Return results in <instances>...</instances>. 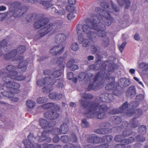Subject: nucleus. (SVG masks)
Instances as JSON below:
<instances>
[{
    "instance_id": "423d86ee",
    "label": "nucleus",
    "mask_w": 148,
    "mask_h": 148,
    "mask_svg": "<svg viewBox=\"0 0 148 148\" xmlns=\"http://www.w3.org/2000/svg\"><path fill=\"white\" fill-rule=\"evenodd\" d=\"M39 123L42 128L44 129H49L42 132L39 141H43L46 140L47 142H50L51 141V139L48 136L49 133L52 132L54 130L53 126L51 125V123H49L47 120L42 119H39Z\"/></svg>"
},
{
    "instance_id": "a18cd8bd",
    "label": "nucleus",
    "mask_w": 148,
    "mask_h": 148,
    "mask_svg": "<svg viewBox=\"0 0 148 148\" xmlns=\"http://www.w3.org/2000/svg\"><path fill=\"white\" fill-rule=\"evenodd\" d=\"M139 102L136 101H132L130 102L129 104L130 108H135L139 105Z\"/></svg>"
},
{
    "instance_id": "1a4fd4ad",
    "label": "nucleus",
    "mask_w": 148,
    "mask_h": 148,
    "mask_svg": "<svg viewBox=\"0 0 148 148\" xmlns=\"http://www.w3.org/2000/svg\"><path fill=\"white\" fill-rule=\"evenodd\" d=\"M62 23L61 21H57L54 23H50L47 25L37 32V35L38 37L40 38L50 32H51V34H53L56 29L61 27Z\"/></svg>"
},
{
    "instance_id": "a878e982",
    "label": "nucleus",
    "mask_w": 148,
    "mask_h": 148,
    "mask_svg": "<svg viewBox=\"0 0 148 148\" xmlns=\"http://www.w3.org/2000/svg\"><path fill=\"white\" fill-rule=\"evenodd\" d=\"M129 106V104L127 101H126L119 108L121 113H123V115L124 116H127V115L126 113L127 112H130L131 111L130 109H127Z\"/></svg>"
},
{
    "instance_id": "72a5a7b5",
    "label": "nucleus",
    "mask_w": 148,
    "mask_h": 148,
    "mask_svg": "<svg viewBox=\"0 0 148 148\" xmlns=\"http://www.w3.org/2000/svg\"><path fill=\"white\" fill-rule=\"evenodd\" d=\"M74 74L73 73L69 72L67 73V76L68 79L71 80L72 81L75 83H76L77 81V77H74Z\"/></svg>"
},
{
    "instance_id": "c03bdc74",
    "label": "nucleus",
    "mask_w": 148,
    "mask_h": 148,
    "mask_svg": "<svg viewBox=\"0 0 148 148\" xmlns=\"http://www.w3.org/2000/svg\"><path fill=\"white\" fill-rule=\"evenodd\" d=\"M64 148H81L79 144L75 146L73 144L71 143H69L68 144L64 146Z\"/></svg>"
},
{
    "instance_id": "680f3d73",
    "label": "nucleus",
    "mask_w": 148,
    "mask_h": 148,
    "mask_svg": "<svg viewBox=\"0 0 148 148\" xmlns=\"http://www.w3.org/2000/svg\"><path fill=\"white\" fill-rule=\"evenodd\" d=\"M75 17L74 13L72 12H70L67 14V18L69 20H71L73 19Z\"/></svg>"
},
{
    "instance_id": "8fccbe9b",
    "label": "nucleus",
    "mask_w": 148,
    "mask_h": 148,
    "mask_svg": "<svg viewBox=\"0 0 148 148\" xmlns=\"http://www.w3.org/2000/svg\"><path fill=\"white\" fill-rule=\"evenodd\" d=\"M81 125L84 127H88L90 126L88 122L85 119L82 120Z\"/></svg>"
},
{
    "instance_id": "dca6fc26",
    "label": "nucleus",
    "mask_w": 148,
    "mask_h": 148,
    "mask_svg": "<svg viewBox=\"0 0 148 148\" xmlns=\"http://www.w3.org/2000/svg\"><path fill=\"white\" fill-rule=\"evenodd\" d=\"M65 47L62 45H60L54 46L50 50V52L53 55L59 56L63 52Z\"/></svg>"
},
{
    "instance_id": "338daca9",
    "label": "nucleus",
    "mask_w": 148,
    "mask_h": 148,
    "mask_svg": "<svg viewBox=\"0 0 148 148\" xmlns=\"http://www.w3.org/2000/svg\"><path fill=\"white\" fill-rule=\"evenodd\" d=\"M53 145L52 144H46L42 145V148H53Z\"/></svg>"
},
{
    "instance_id": "b1692460",
    "label": "nucleus",
    "mask_w": 148,
    "mask_h": 148,
    "mask_svg": "<svg viewBox=\"0 0 148 148\" xmlns=\"http://www.w3.org/2000/svg\"><path fill=\"white\" fill-rule=\"evenodd\" d=\"M9 47L10 45H8V42L5 39H3L0 42V57L3 54L2 49L4 48L5 51L8 52L9 51L8 48Z\"/></svg>"
},
{
    "instance_id": "f3484780",
    "label": "nucleus",
    "mask_w": 148,
    "mask_h": 148,
    "mask_svg": "<svg viewBox=\"0 0 148 148\" xmlns=\"http://www.w3.org/2000/svg\"><path fill=\"white\" fill-rule=\"evenodd\" d=\"M49 19L47 18H44L42 16L39 17V20L37 21L34 24V27L36 29L40 28L47 24L49 22Z\"/></svg>"
},
{
    "instance_id": "603ef678",
    "label": "nucleus",
    "mask_w": 148,
    "mask_h": 148,
    "mask_svg": "<svg viewBox=\"0 0 148 148\" xmlns=\"http://www.w3.org/2000/svg\"><path fill=\"white\" fill-rule=\"evenodd\" d=\"M70 140V138L68 136L64 135L62 136L60 138L61 141L63 143H66Z\"/></svg>"
},
{
    "instance_id": "0eeeda50",
    "label": "nucleus",
    "mask_w": 148,
    "mask_h": 148,
    "mask_svg": "<svg viewBox=\"0 0 148 148\" xmlns=\"http://www.w3.org/2000/svg\"><path fill=\"white\" fill-rule=\"evenodd\" d=\"M57 80L54 78L46 77L42 80L38 79L36 81L37 85L40 87L46 85V86L42 88L43 92L49 93L53 89V85L57 82Z\"/></svg>"
},
{
    "instance_id": "e2e57ef3",
    "label": "nucleus",
    "mask_w": 148,
    "mask_h": 148,
    "mask_svg": "<svg viewBox=\"0 0 148 148\" xmlns=\"http://www.w3.org/2000/svg\"><path fill=\"white\" fill-rule=\"evenodd\" d=\"M44 74L45 75H48L49 76L52 75V71L50 69H46L43 71Z\"/></svg>"
},
{
    "instance_id": "f704fd0d",
    "label": "nucleus",
    "mask_w": 148,
    "mask_h": 148,
    "mask_svg": "<svg viewBox=\"0 0 148 148\" xmlns=\"http://www.w3.org/2000/svg\"><path fill=\"white\" fill-rule=\"evenodd\" d=\"M51 1V0H44L41 1L40 3L45 8L48 9L52 5V4L50 2Z\"/></svg>"
},
{
    "instance_id": "e433bc0d",
    "label": "nucleus",
    "mask_w": 148,
    "mask_h": 148,
    "mask_svg": "<svg viewBox=\"0 0 148 148\" xmlns=\"http://www.w3.org/2000/svg\"><path fill=\"white\" fill-rule=\"evenodd\" d=\"M54 105V103L52 102H50L42 104V107L44 109H51L53 108Z\"/></svg>"
},
{
    "instance_id": "aec40b11",
    "label": "nucleus",
    "mask_w": 148,
    "mask_h": 148,
    "mask_svg": "<svg viewBox=\"0 0 148 148\" xmlns=\"http://www.w3.org/2000/svg\"><path fill=\"white\" fill-rule=\"evenodd\" d=\"M127 116L130 117L133 115L134 114L137 118L140 117L143 114V111L140 108H136L134 110H132L130 112H127L126 113Z\"/></svg>"
},
{
    "instance_id": "c85d7f7f",
    "label": "nucleus",
    "mask_w": 148,
    "mask_h": 148,
    "mask_svg": "<svg viewBox=\"0 0 148 148\" xmlns=\"http://www.w3.org/2000/svg\"><path fill=\"white\" fill-rule=\"evenodd\" d=\"M49 97L50 99L59 100L62 98V95L61 93L53 92L49 94Z\"/></svg>"
},
{
    "instance_id": "774afa93",
    "label": "nucleus",
    "mask_w": 148,
    "mask_h": 148,
    "mask_svg": "<svg viewBox=\"0 0 148 148\" xmlns=\"http://www.w3.org/2000/svg\"><path fill=\"white\" fill-rule=\"evenodd\" d=\"M109 147L108 144H104L99 145L96 147V148H107Z\"/></svg>"
},
{
    "instance_id": "de8ad7c7",
    "label": "nucleus",
    "mask_w": 148,
    "mask_h": 148,
    "mask_svg": "<svg viewBox=\"0 0 148 148\" xmlns=\"http://www.w3.org/2000/svg\"><path fill=\"white\" fill-rule=\"evenodd\" d=\"M115 83H111L107 84L105 87L106 89L108 90H113L115 86Z\"/></svg>"
},
{
    "instance_id": "864d4df0",
    "label": "nucleus",
    "mask_w": 148,
    "mask_h": 148,
    "mask_svg": "<svg viewBox=\"0 0 148 148\" xmlns=\"http://www.w3.org/2000/svg\"><path fill=\"white\" fill-rule=\"evenodd\" d=\"M133 133L132 131H130V130H124L123 132V137L128 136L131 135Z\"/></svg>"
},
{
    "instance_id": "6ab92c4d",
    "label": "nucleus",
    "mask_w": 148,
    "mask_h": 148,
    "mask_svg": "<svg viewBox=\"0 0 148 148\" xmlns=\"http://www.w3.org/2000/svg\"><path fill=\"white\" fill-rule=\"evenodd\" d=\"M45 118L51 120L56 119L59 116V114L56 112L54 111H48L44 113Z\"/></svg>"
},
{
    "instance_id": "4c0bfd02",
    "label": "nucleus",
    "mask_w": 148,
    "mask_h": 148,
    "mask_svg": "<svg viewBox=\"0 0 148 148\" xmlns=\"http://www.w3.org/2000/svg\"><path fill=\"white\" fill-rule=\"evenodd\" d=\"M62 70L61 68H60L59 70H57L54 71L52 74V75L54 78H57L61 75L62 73Z\"/></svg>"
},
{
    "instance_id": "a211bd4d",
    "label": "nucleus",
    "mask_w": 148,
    "mask_h": 148,
    "mask_svg": "<svg viewBox=\"0 0 148 148\" xmlns=\"http://www.w3.org/2000/svg\"><path fill=\"white\" fill-rule=\"evenodd\" d=\"M34 138L33 134L30 133L27 136L28 140L25 139L23 141L25 148H34L33 144L30 142L33 140Z\"/></svg>"
},
{
    "instance_id": "37998d69",
    "label": "nucleus",
    "mask_w": 148,
    "mask_h": 148,
    "mask_svg": "<svg viewBox=\"0 0 148 148\" xmlns=\"http://www.w3.org/2000/svg\"><path fill=\"white\" fill-rule=\"evenodd\" d=\"M26 105L28 108H32L35 106V103L34 101L29 100L27 101Z\"/></svg>"
},
{
    "instance_id": "5fc2aeb1",
    "label": "nucleus",
    "mask_w": 148,
    "mask_h": 148,
    "mask_svg": "<svg viewBox=\"0 0 148 148\" xmlns=\"http://www.w3.org/2000/svg\"><path fill=\"white\" fill-rule=\"evenodd\" d=\"M71 48L73 51H76L79 49V47L77 43V42H75L72 44Z\"/></svg>"
},
{
    "instance_id": "f257e3e1",
    "label": "nucleus",
    "mask_w": 148,
    "mask_h": 148,
    "mask_svg": "<svg viewBox=\"0 0 148 148\" xmlns=\"http://www.w3.org/2000/svg\"><path fill=\"white\" fill-rule=\"evenodd\" d=\"M112 94L103 93L101 96L97 97L95 102L90 103L89 101L81 100V104L84 108L83 114L88 118H92L96 116L97 119H102L106 117V112L109 107L104 104H100L101 102H110L114 99L113 95L118 96L120 91L116 87H114Z\"/></svg>"
},
{
    "instance_id": "4468645a",
    "label": "nucleus",
    "mask_w": 148,
    "mask_h": 148,
    "mask_svg": "<svg viewBox=\"0 0 148 148\" xmlns=\"http://www.w3.org/2000/svg\"><path fill=\"white\" fill-rule=\"evenodd\" d=\"M139 134L135 137L136 140L141 142H144L146 139L147 128L145 125H142L138 127Z\"/></svg>"
},
{
    "instance_id": "79ce46f5",
    "label": "nucleus",
    "mask_w": 148,
    "mask_h": 148,
    "mask_svg": "<svg viewBox=\"0 0 148 148\" xmlns=\"http://www.w3.org/2000/svg\"><path fill=\"white\" fill-rule=\"evenodd\" d=\"M113 123L114 125H118L121 122V119L120 117L117 116H114L113 118Z\"/></svg>"
},
{
    "instance_id": "2eb2a0df",
    "label": "nucleus",
    "mask_w": 148,
    "mask_h": 148,
    "mask_svg": "<svg viewBox=\"0 0 148 148\" xmlns=\"http://www.w3.org/2000/svg\"><path fill=\"white\" fill-rule=\"evenodd\" d=\"M69 131V128L67 123H64L62 124L60 127V128H54L52 133L54 135H58L61 134L66 133Z\"/></svg>"
},
{
    "instance_id": "ddd939ff",
    "label": "nucleus",
    "mask_w": 148,
    "mask_h": 148,
    "mask_svg": "<svg viewBox=\"0 0 148 148\" xmlns=\"http://www.w3.org/2000/svg\"><path fill=\"white\" fill-rule=\"evenodd\" d=\"M101 72H98L95 75L94 78H93V81L91 84H90L88 86L87 89L88 91L93 89L94 84L96 83V84H102L101 83L102 82L103 80L105 78V76L103 74H101Z\"/></svg>"
},
{
    "instance_id": "2f4dec72",
    "label": "nucleus",
    "mask_w": 148,
    "mask_h": 148,
    "mask_svg": "<svg viewBox=\"0 0 148 148\" xmlns=\"http://www.w3.org/2000/svg\"><path fill=\"white\" fill-rule=\"evenodd\" d=\"M113 136L111 135H106L100 137L101 143L106 141L107 142H110L112 140Z\"/></svg>"
},
{
    "instance_id": "4d7b16f0",
    "label": "nucleus",
    "mask_w": 148,
    "mask_h": 148,
    "mask_svg": "<svg viewBox=\"0 0 148 148\" xmlns=\"http://www.w3.org/2000/svg\"><path fill=\"white\" fill-rule=\"evenodd\" d=\"M75 60L74 59H71L66 64V66L68 68H70L75 63Z\"/></svg>"
},
{
    "instance_id": "5701e85b",
    "label": "nucleus",
    "mask_w": 148,
    "mask_h": 148,
    "mask_svg": "<svg viewBox=\"0 0 148 148\" xmlns=\"http://www.w3.org/2000/svg\"><path fill=\"white\" fill-rule=\"evenodd\" d=\"M129 79L125 78H121L118 83V86L122 88L128 86L130 84Z\"/></svg>"
},
{
    "instance_id": "bb28decb",
    "label": "nucleus",
    "mask_w": 148,
    "mask_h": 148,
    "mask_svg": "<svg viewBox=\"0 0 148 148\" xmlns=\"http://www.w3.org/2000/svg\"><path fill=\"white\" fill-rule=\"evenodd\" d=\"M93 76V75L92 73L86 74L82 72L79 73L78 78H81L82 80H86L88 82L90 80Z\"/></svg>"
},
{
    "instance_id": "58836bf2",
    "label": "nucleus",
    "mask_w": 148,
    "mask_h": 148,
    "mask_svg": "<svg viewBox=\"0 0 148 148\" xmlns=\"http://www.w3.org/2000/svg\"><path fill=\"white\" fill-rule=\"evenodd\" d=\"M82 98L85 99H92L93 97V96L91 93H82L81 94Z\"/></svg>"
},
{
    "instance_id": "39448f33",
    "label": "nucleus",
    "mask_w": 148,
    "mask_h": 148,
    "mask_svg": "<svg viewBox=\"0 0 148 148\" xmlns=\"http://www.w3.org/2000/svg\"><path fill=\"white\" fill-rule=\"evenodd\" d=\"M26 49V47L25 45H21L19 46L16 49L13 50L10 52L3 55L4 59L5 60L11 59L13 61H18V62H21L17 66L18 68L21 70L20 71L21 73H23L26 71L27 61V60L23 61V56H19L18 57H16V56L18 53L22 54L25 51Z\"/></svg>"
},
{
    "instance_id": "a19ab883",
    "label": "nucleus",
    "mask_w": 148,
    "mask_h": 148,
    "mask_svg": "<svg viewBox=\"0 0 148 148\" xmlns=\"http://www.w3.org/2000/svg\"><path fill=\"white\" fill-rule=\"evenodd\" d=\"M36 101L39 104H42L47 102V99L45 97H40L37 99Z\"/></svg>"
},
{
    "instance_id": "bf43d9fd",
    "label": "nucleus",
    "mask_w": 148,
    "mask_h": 148,
    "mask_svg": "<svg viewBox=\"0 0 148 148\" xmlns=\"http://www.w3.org/2000/svg\"><path fill=\"white\" fill-rule=\"evenodd\" d=\"M90 50L93 54L96 53L98 50L97 46L91 45L90 47Z\"/></svg>"
},
{
    "instance_id": "ea45409f",
    "label": "nucleus",
    "mask_w": 148,
    "mask_h": 148,
    "mask_svg": "<svg viewBox=\"0 0 148 148\" xmlns=\"http://www.w3.org/2000/svg\"><path fill=\"white\" fill-rule=\"evenodd\" d=\"M122 113L119 108H114L110 110L108 114L110 115H114Z\"/></svg>"
},
{
    "instance_id": "c9c22d12",
    "label": "nucleus",
    "mask_w": 148,
    "mask_h": 148,
    "mask_svg": "<svg viewBox=\"0 0 148 148\" xmlns=\"http://www.w3.org/2000/svg\"><path fill=\"white\" fill-rule=\"evenodd\" d=\"M135 141L134 138L130 137L127 139H123L121 142L122 144L125 146V145L134 142Z\"/></svg>"
},
{
    "instance_id": "f03ea898",
    "label": "nucleus",
    "mask_w": 148,
    "mask_h": 148,
    "mask_svg": "<svg viewBox=\"0 0 148 148\" xmlns=\"http://www.w3.org/2000/svg\"><path fill=\"white\" fill-rule=\"evenodd\" d=\"M90 16L91 18H87L86 19V24H78L77 25L76 30L78 40L79 43H82L84 47H88L90 44V42L88 39L84 38V34L93 42L95 41L97 37H103L106 35V33L104 31L105 27H103L101 30H98L97 32H94L92 31L93 30L96 31V29H97L96 24H97L98 23L95 21L97 16L92 13L90 14Z\"/></svg>"
},
{
    "instance_id": "7ed1b4c3",
    "label": "nucleus",
    "mask_w": 148,
    "mask_h": 148,
    "mask_svg": "<svg viewBox=\"0 0 148 148\" xmlns=\"http://www.w3.org/2000/svg\"><path fill=\"white\" fill-rule=\"evenodd\" d=\"M101 6L103 8L102 9L99 7H97L95 8V11L97 13L96 15L97 16V18L96 20V22H97V24H96L97 29H96V32H97L98 30H101L103 29V27H105L104 31L106 29V25L109 26L110 25L113 21V18L110 15L109 13L112 11L111 9L109 8V5L108 3L103 0L100 3ZM101 42L102 45L103 47H106L109 44V39L107 36V35L104 37Z\"/></svg>"
},
{
    "instance_id": "052dcab7",
    "label": "nucleus",
    "mask_w": 148,
    "mask_h": 148,
    "mask_svg": "<svg viewBox=\"0 0 148 148\" xmlns=\"http://www.w3.org/2000/svg\"><path fill=\"white\" fill-rule=\"evenodd\" d=\"M147 65H148V64L147 63L142 62L139 64V67L140 69H144L145 71L146 68L147 67Z\"/></svg>"
},
{
    "instance_id": "20e7f679",
    "label": "nucleus",
    "mask_w": 148,
    "mask_h": 148,
    "mask_svg": "<svg viewBox=\"0 0 148 148\" xmlns=\"http://www.w3.org/2000/svg\"><path fill=\"white\" fill-rule=\"evenodd\" d=\"M13 66L15 67L14 70L17 73L16 75L14 76H10L11 79L8 80L7 82H5L3 84V86H0V90L3 89L4 86L6 87L7 90L1 92V93L3 96L9 98H12L14 94L18 93L19 91V88L20 87V85L16 82L15 80L22 81L26 78L25 76L22 75L17 76L18 72L16 71V68L15 66L13 65Z\"/></svg>"
},
{
    "instance_id": "6e6552de",
    "label": "nucleus",
    "mask_w": 148,
    "mask_h": 148,
    "mask_svg": "<svg viewBox=\"0 0 148 148\" xmlns=\"http://www.w3.org/2000/svg\"><path fill=\"white\" fill-rule=\"evenodd\" d=\"M21 3L18 1H16L12 3L10 7L12 10L10 11L8 13L10 16H13L16 18L21 16L26 12L27 10V8L26 6H21Z\"/></svg>"
},
{
    "instance_id": "6e6d98bb",
    "label": "nucleus",
    "mask_w": 148,
    "mask_h": 148,
    "mask_svg": "<svg viewBox=\"0 0 148 148\" xmlns=\"http://www.w3.org/2000/svg\"><path fill=\"white\" fill-rule=\"evenodd\" d=\"M116 69V65L114 64H112L108 67V72H112Z\"/></svg>"
},
{
    "instance_id": "f8f14e48",
    "label": "nucleus",
    "mask_w": 148,
    "mask_h": 148,
    "mask_svg": "<svg viewBox=\"0 0 148 148\" xmlns=\"http://www.w3.org/2000/svg\"><path fill=\"white\" fill-rule=\"evenodd\" d=\"M129 122V123L127 121H124L123 122L121 126H118L115 128H116L117 131H121L123 129H127L129 125L130 128H135L138 127L140 125L139 121L137 120L136 117L132 119Z\"/></svg>"
},
{
    "instance_id": "412c9836",
    "label": "nucleus",
    "mask_w": 148,
    "mask_h": 148,
    "mask_svg": "<svg viewBox=\"0 0 148 148\" xmlns=\"http://www.w3.org/2000/svg\"><path fill=\"white\" fill-rule=\"evenodd\" d=\"M56 60V58H53L51 60V62L53 64H57L58 66H60V68H61L62 70H63L65 66V63L63 62L64 58L63 57H60L57 59V60Z\"/></svg>"
},
{
    "instance_id": "4be33fe9",
    "label": "nucleus",
    "mask_w": 148,
    "mask_h": 148,
    "mask_svg": "<svg viewBox=\"0 0 148 148\" xmlns=\"http://www.w3.org/2000/svg\"><path fill=\"white\" fill-rule=\"evenodd\" d=\"M100 137H99L94 134H91L89 135V137L87 138L88 142L92 143H101Z\"/></svg>"
},
{
    "instance_id": "9b49d317",
    "label": "nucleus",
    "mask_w": 148,
    "mask_h": 148,
    "mask_svg": "<svg viewBox=\"0 0 148 148\" xmlns=\"http://www.w3.org/2000/svg\"><path fill=\"white\" fill-rule=\"evenodd\" d=\"M101 61L100 58L97 60L94 64H91L89 66V70L92 71H97L100 70L99 72H101V74H103L104 75L105 70H106V66L108 62V60L105 61L100 63L99 64V62Z\"/></svg>"
},
{
    "instance_id": "3c124183",
    "label": "nucleus",
    "mask_w": 148,
    "mask_h": 148,
    "mask_svg": "<svg viewBox=\"0 0 148 148\" xmlns=\"http://www.w3.org/2000/svg\"><path fill=\"white\" fill-rule=\"evenodd\" d=\"M104 75L105 76V78L103 79L102 80V81H103V82H104L105 81V80H106L107 79H110V80L111 81V83H115L114 82L115 81V78L114 77H110V78H109V75H106L105 74V73H104Z\"/></svg>"
},
{
    "instance_id": "69168bd1",
    "label": "nucleus",
    "mask_w": 148,
    "mask_h": 148,
    "mask_svg": "<svg viewBox=\"0 0 148 148\" xmlns=\"http://www.w3.org/2000/svg\"><path fill=\"white\" fill-rule=\"evenodd\" d=\"M8 16L7 13H1L0 14V21L3 20L5 19Z\"/></svg>"
},
{
    "instance_id": "0e129e2a",
    "label": "nucleus",
    "mask_w": 148,
    "mask_h": 148,
    "mask_svg": "<svg viewBox=\"0 0 148 148\" xmlns=\"http://www.w3.org/2000/svg\"><path fill=\"white\" fill-rule=\"evenodd\" d=\"M65 12L66 11L64 9L61 8V9L57 11V14L58 15H62L64 14Z\"/></svg>"
},
{
    "instance_id": "09e8293b",
    "label": "nucleus",
    "mask_w": 148,
    "mask_h": 148,
    "mask_svg": "<svg viewBox=\"0 0 148 148\" xmlns=\"http://www.w3.org/2000/svg\"><path fill=\"white\" fill-rule=\"evenodd\" d=\"M124 137L121 135H119L116 136L114 138V140L116 142H121Z\"/></svg>"
},
{
    "instance_id": "49530a36",
    "label": "nucleus",
    "mask_w": 148,
    "mask_h": 148,
    "mask_svg": "<svg viewBox=\"0 0 148 148\" xmlns=\"http://www.w3.org/2000/svg\"><path fill=\"white\" fill-rule=\"evenodd\" d=\"M58 84L57 85V87L62 88L64 86L63 82L64 79L63 78H59L57 80Z\"/></svg>"
},
{
    "instance_id": "9d476101",
    "label": "nucleus",
    "mask_w": 148,
    "mask_h": 148,
    "mask_svg": "<svg viewBox=\"0 0 148 148\" xmlns=\"http://www.w3.org/2000/svg\"><path fill=\"white\" fill-rule=\"evenodd\" d=\"M15 67L13 65L7 66L6 69H2L0 72V77H1L3 80L4 82L3 84L7 82L8 80L11 79L10 76H14L16 75L17 73L14 70Z\"/></svg>"
},
{
    "instance_id": "473e14b6",
    "label": "nucleus",
    "mask_w": 148,
    "mask_h": 148,
    "mask_svg": "<svg viewBox=\"0 0 148 148\" xmlns=\"http://www.w3.org/2000/svg\"><path fill=\"white\" fill-rule=\"evenodd\" d=\"M109 130L107 128H99L96 129L94 131V132L97 133L105 134L108 133Z\"/></svg>"
},
{
    "instance_id": "7c9ffc66",
    "label": "nucleus",
    "mask_w": 148,
    "mask_h": 148,
    "mask_svg": "<svg viewBox=\"0 0 148 148\" xmlns=\"http://www.w3.org/2000/svg\"><path fill=\"white\" fill-rule=\"evenodd\" d=\"M117 1L121 6H122L125 4V7L126 9H128L130 5V0H117Z\"/></svg>"
},
{
    "instance_id": "cd10ccee",
    "label": "nucleus",
    "mask_w": 148,
    "mask_h": 148,
    "mask_svg": "<svg viewBox=\"0 0 148 148\" xmlns=\"http://www.w3.org/2000/svg\"><path fill=\"white\" fill-rule=\"evenodd\" d=\"M136 94V88L134 86L130 87L126 92V95L127 97H134Z\"/></svg>"
},
{
    "instance_id": "393cba45",
    "label": "nucleus",
    "mask_w": 148,
    "mask_h": 148,
    "mask_svg": "<svg viewBox=\"0 0 148 148\" xmlns=\"http://www.w3.org/2000/svg\"><path fill=\"white\" fill-rule=\"evenodd\" d=\"M66 36L63 34H57L55 37V41L56 43L60 44L65 41Z\"/></svg>"
},
{
    "instance_id": "c756f323",
    "label": "nucleus",
    "mask_w": 148,
    "mask_h": 148,
    "mask_svg": "<svg viewBox=\"0 0 148 148\" xmlns=\"http://www.w3.org/2000/svg\"><path fill=\"white\" fill-rule=\"evenodd\" d=\"M38 17V14L36 13L30 14L27 15L26 19L27 22H29L35 20Z\"/></svg>"
},
{
    "instance_id": "13d9d810",
    "label": "nucleus",
    "mask_w": 148,
    "mask_h": 148,
    "mask_svg": "<svg viewBox=\"0 0 148 148\" xmlns=\"http://www.w3.org/2000/svg\"><path fill=\"white\" fill-rule=\"evenodd\" d=\"M69 141H71L73 143H75L77 142V137L75 134L72 133L71 134V138H70Z\"/></svg>"
}]
</instances>
